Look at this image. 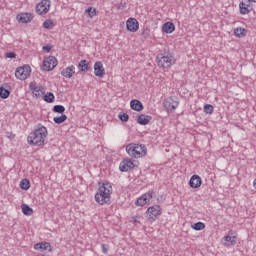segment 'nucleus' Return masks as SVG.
<instances>
[{"mask_svg":"<svg viewBox=\"0 0 256 256\" xmlns=\"http://www.w3.org/2000/svg\"><path fill=\"white\" fill-rule=\"evenodd\" d=\"M47 127L38 124L37 128L29 134L27 141L29 145H34L36 147H41L45 145V139H47Z\"/></svg>","mask_w":256,"mask_h":256,"instance_id":"1","label":"nucleus"},{"mask_svg":"<svg viewBox=\"0 0 256 256\" xmlns=\"http://www.w3.org/2000/svg\"><path fill=\"white\" fill-rule=\"evenodd\" d=\"M111 193H113V186H111V183L103 182L95 194L96 203H98V205H106L107 203H110Z\"/></svg>","mask_w":256,"mask_h":256,"instance_id":"2","label":"nucleus"},{"mask_svg":"<svg viewBox=\"0 0 256 256\" xmlns=\"http://www.w3.org/2000/svg\"><path fill=\"white\" fill-rule=\"evenodd\" d=\"M126 153L134 159H139L147 155V147L143 144L130 143L126 146Z\"/></svg>","mask_w":256,"mask_h":256,"instance_id":"3","label":"nucleus"},{"mask_svg":"<svg viewBox=\"0 0 256 256\" xmlns=\"http://www.w3.org/2000/svg\"><path fill=\"white\" fill-rule=\"evenodd\" d=\"M156 59L158 67H163L164 69H169L175 63V58L169 52L159 53Z\"/></svg>","mask_w":256,"mask_h":256,"instance_id":"4","label":"nucleus"},{"mask_svg":"<svg viewBox=\"0 0 256 256\" xmlns=\"http://www.w3.org/2000/svg\"><path fill=\"white\" fill-rule=\"evenodd\" d=\"M29 75H31V66L29 65L18 67L15 71V77L16 79H20V81H25Z\"/></svg>","mask_w":256,"mask_h":256,"instance_id":"5","label":"nucleus"},{"mask_svg":"<svg viewBox=\"0 0 256 256\" xmlns=\"http://www.w3.org/2000/svg\"><path fill=\"white\" fill-rule=\"evenodd\" d=\"M49 9H51L50 0H41V2L36 5V13L38 15H47Z\"/></svg>","mask_w":256,"mask_h":256,"instance_id":"6","label":"nucleus"},{"mask_svg":"<svg viewBox=\"0 0 256 256\" xmlns=\"http://www.w3.org/2000/svg\"><path fill=\"white\" fill-rule=\"evenodd\" d=\"M146 213L148 215V221H150V223H153V221H155V219H157L159 215H161V206H151L147 209Z\"/></svg>","mask_w":256,"mask_h":256,"instance_id":"7","label":"nucleus"},{"mask_svg":"<svg viewBox=\"0 0 256 256\" xmlns=\"http://www.w3.org/2000/svg\"><path fill=\"white\" fill-rule=\"evenodd\" d=\"M164 107L168 113H173L179 107V100L176 97H169L164 101Z\"/></svg>","mask_w":256,"mask_h":256,"instance_id":"8","label":"nucleus"},{"mask_svg":"<svg viewBox=\"0 0 256 256\" xmlns=\"http://www.w3.org/2000/svg\"><path fill=\"white\" fill-rule=\"evenodd\" d=\"M57 58L55 56H49L43 61L42 70L43 71H53L57 65Z\"/></svg>","mask_w":256,"mask_h":256,"instance_id":"9","label":"nucleus"},{"mask_svg":"<svg viewBox=\"0 0 256 256\" xmlns=\"http://www.w3.org/2000/svg\"><path fill=\"white\" fill-rule=\"evenodd\" d=\"M131 169H135V163L131 159H124L120 162L119 170L122 173H125L127 171H131Z\"/></svg>","mask_w":256,"mask_h":256,"instance_id":"10","label":"nucleus"},{"mask_svg":"<svg viewBox=\"0 0 256 256\" xmlns=\"http://www.w3.org/2000/svg\"><path fill=\"white\" fill-rule=\"evenodd\" d=\"M223 240L225 241L224 245L226 247H231V245H237V236L235 235V232H233V230H230L228 232V235L223 237Z\"/></svg>","mask_w":256,"mask_h":256,"instance_id":"11","label":"nucleus"},{"mask_svg":"<svg viewBox=\"0 0 256 256\" xmlns=\"http://www.w3.org/2000/svg\"><path fill=\"white\" fill-rule=\"evenodd\" d=\"M126 28L130 33H136L139 31V22L135 18H129L126 22Z\"/></svg>","mask_w":256,"mask_h":256,"instance_id":"12","label":"nucleus"},{"mask_svg":"<svg viewBox=\"0 0 256 256\" xmlns=\"http://www.w3.org/2000/svg\"><path fill=\"white\" fill-rule=\"evenodd\" d=\"M94 75L96 77H100V78L104 77L105 68H103V62H101V61L95 62V64H94Z\"/></svg>","mask_w":256,"mask_h":256,"instance_id":"13","label":"nucleus"},{"mask_svg":"<svg viewBox=\"0 0 256 256\" xmlns=\"http://www.w3.org/2000/svg\"><path fill=\"white\" fill-rule=\"evenodd\" d=\"M203 183V180L199 177V175H193L190 178L189 185L191 189H199Z\"/></svg>","mask_w":256,"mask_h":256,"instance_id":"14","label":"nucleus"},{"mask_svg":"<svg viewBox=\"0 0 256 256\" xmlns=\"http://www.w3.org/2000/svg\"><path fill=\"white\" fill-rule=\"evenodd\" d=\"M36 251H53L49 242H40L34 245Z\"/></svg>","mask_w":256,"mask_h":256,"instance_id":"15","label":"nucleus"},{"mask_svg":"<svg viewBox=\"0 0 256 256\" xmlns=\"http://www.w3.org/2000/svg\"><path fill=\"white\" fill-rule=\"evenodd\" d=\"M16 19L19 21V23H29L33 21V14L31 13L18 14Z\"/></svg>","mask_w":256,"mask_h":256,"instance_id":"16","label":"nucleus"},{"mask_svg":"<svg viewBox=\"0 0 256 256\" xmlns=\"http://www.w3.org/2000/svg\"><path fill=\"white\" fill-rule=\"evenodd\" d=\"M61 75L65 79H71L75 75V67L73 65L66 67L61 71Z\"/></svg>","mask_w":256,"mask_h":256,"instance_id":"17","label":"nucleus"},{"mask_svg":"<svg viewBox=\"0 0 256 256\" xmlns=\"http://www.w3.org/2000/svg\"><path fill=\"white\" fill-rule=\"evenodd\" d=\"M30 89L34 97L37 98L41 97V95H44L45 93V88H43V86H34L33 84H30Z\"/></svg>","mask_w":256,"mask_h":256,"instance_id":"18","label":"nucleus"},{"mask_svg":"<svg viewBox=\"0 0 256 256\" xmlns=\"http://www.w3.org/2000/svg\"><path fill=\"white\" fill-rule=\"evenodd\" d=\"M78 69L82 73H87V71H91V65L89 64V61L87 60H81L78 63Z\"/></svg>","mask_w":256,"mask_h":256,"instance_id":"19","label":"nucleus"},{"mask_svg":"<svg viewBox=\"0 0 256 256\" xmlns=\"http://www.w3.org/2000/svg\"><path fill=\"white\" fill-rule=\"evenodd\" d=\"M151 119H153V117L149 115L141 114L137 117V123L139 125H149V123L151 122Z\"/></svg>","mask_w":256,"mask_h":256,"instance_id":"20","label":"nucleus"},{"mask_svg":"<svg viewBox=\"0 0 256 256\" xmlns=\"http://www.w3.org/2000/svg\"><path fill=\"white\" fill-rule=\"evenodd\" d=\"M130 107L133 111H143L144 107H143V103H141V101L134 99L131 100L130 102Z\"/></svg>","mask_w":256,"mask_h":256,"instance_id":"21","label":"nucleus"},{"mask_svg":"<svg viewBox=\"0 0 256 256\" xmlns=\"http://www.w3.org/2000/svg\"><path fill=\"white\" fill-rule=\"evenodd\" d=\"M163 33L171 34L175 31V24L173 22H166L162 26Z\"/></svg>","mask_w":256,"mask_h":256,"instance_id":"22","label":"nucleus"},{"mask_svg":"<svg viewBox=\"0 0 256 256\" xmlns=\"http://www.w3.org/2000/svg\"><path fill=\"white\" fill-rule=\"evenodd\" d=\"M234 35L239 38L247 37V30L245 28L238 27L234 29Z\"/></svg>","mask_w":256,"mask_h":256,"instance_id":"23","label":"nucleus"},{"mask_svg":"<svg viewBox=\"0 0 256 256\" xmlns=\"http://www.w3.org/2000/svg\"><path fill=\"white\" fill-rule=\"evenodd\" d=\"M239 7L241 15H249V13H251V10H249V5L245 4V2H240Z\"/></svg>","mask_w":256,"mask_h":256,"instance_id":"24","label":"nucleus"},{"mask_svg":"<svg viewBox=\"0 0 256 256\" xmlns=\"http://www.w3.org/2000/svg\"><path fill=\"white\" fill-rule=\"evenodd\" d=\"M9 95H11V91L6 89L5 87H0V98L1 99H9Z\"/></svg>","mask_w":256,"mask_h":256,"instance_id":"25","label":"nucleus"},{"mask_svg":"<svg viewBox=\"0 0 256 256\" xmlns=\"http://www.w3.org/2000/svg\"><path fill=\"white\" fill-rule=\"evenodd\" d=\"M53 121L54 123H56V125H61L62 123H65L67 121V115L61 114V116L54 117Z\"/></svg>","mask_w":256,"mask_h":256,"instance_id":"26","label":"nucleus"},{"mask_svg":"<svg viewBox=\"0 0 256 256\" xmlns=\"http://www.w3.org/2000/svg\"><path fill=\"white\" fill-rule=\"evenodd\" d=\"M22 213L27 216L33 215V208H30L27 204H22Z\"/></svg>","mask_w":256,"mask_h":256,"instance_id":"27","label":"nucleus"},{"mask_svg":"<svg viewBox=\"0 0 256 256\" xmlns=\"http://www.w3.org/2000/svg\"><path fill=\"white\" fill-rule=\"evenodd\" d=\"M20 187L24 190V191H28V189H30L31 187V182H29L28 179H23L20 182Z\"/></svg>","mask_w":256,"mask_h":256,"instance_id":"28","label":"nucleus"},{"mask_svg":"<svg viewBox=\"0 0 256 256\" xmlns=\"http://www.w3.org/2000/svg\"><path fill=\"white\" fill-rule=\"evenodd\" d=\"M44 101L46 103H53L55 101V95L52 92H48L44 95Z\"/></svg>","mask_w":256,"mask_h":256,"instance_id":"29","label":"nucleus"},{"mask_svg":"<svg viewBox=\"0 0 256 256\" xmlns=\"http://www.w3.org/2000/svg\"><path fill=\"white\" fill-rule=\"evenodd\" d=\"M54 113H59L60 115H63L65 113V106L63 105H55L52 109Z\"/></svg>","mask_w":256,"mask_h":256,"instance_id":"30","label":"nucleus"},{"mask_svg":"<svg viewBox=\"0 0 256 256\" xmlns=\"http://www.w3.org/2000/svg\"><path fill=\"white\" fill-rule=\"evenodd\" d=\"M192 229H194V231H203V229H205V223L196 222L192 225Z\"/></svg>","mask_w":256,"mask_h":256,"instance_id":"31","label":"nucleus"},{"mask_svg":"<svg viewBox=\"0 0 256 256\" xmlns=\"http://www.w3.org/2000/svg\"><path fill=\"white\" fill-rule=\"evenodd\" d=\"M85 14L90 16V18L95 17V15H97V9L93 8V7H88L85 10Z\"/></svg>","mask_w":256,"mask_h":256,"instance_id":"32","label":"nucleus"},{"mask_svg":"<svg viewBox=\"0 0 256 256\" xmlns=\"http://www.w3.org/2000/svg\"><path fill=\"white\" fill-rule=\"evenodd\" d=\"M118 119H120V121H122V123H127V121H129V114L120 112L118 114Z\"/></svg>","mask_w":256,"mask_h":256,"instance_id":"33","label":"nucleus"},{"mask_svg":"<svg viewBox=\"0 0 256 256\" xmlns=\"http://www.w3.org/2000/svg\"><path fill=\"white\" fill-rule=\"evenodd\" d=\"M151 35V30L149 28H143L141 32V37L143 39H149V36Z\"/></svg>","mask_w":256,"mask_h":256,"instance_id":"34","label":"nucleus"},{"mask_svg":"<svg viewBox=\"0 0 256 256\" xmlns=\"http://www.w3.org/2000/svg\"><path fill=\"white\" fill-rule=\"evenodd\" d=\"M213 110H214L213 105L211 104L204 105V113L211 115L213 113Z\"/></svg>","mask_w":256,"mask_h":256,"instance_id":"35","label":"nucleus"},{"mask_svg":"<svg viewBox=\"0 0 256 256\" xmlns=\"http://www.w3.org/2000/svg\"><path fill=\"white\" fill-rule=\"evenodd\" d=\"M155 192L153 191H149L145 194L142 195V197L144 198V200L147 202V201H151V199H153V195H154Z\"/></svg>","mask_w":256,"mask_h":256,"instance_id":"36","label":"nucleus"},{"mask_svg":"<svg viewBox=\"0 0 256 256\" xmlns=\"http://www.w3.org/2000/svg\"><path fill=\"white\" fill-rule=\"evenodd\" d=\"M136 207H143V205H147V202L144 200V198L141 196L139 197L135 202Z\"/></svg>","mask_w":256,"mask_h":256,"instance_id":"37","label":"nucleus"},{"mask_svg":"<svg viewBox=\"0 0 256 256\" xmlns=\"http://www.w3.org/2000/svg\"><path fill=\"white\" fill-rule=\"evenodd\" d=\"M51 25H53V20H51V19L46 20V21L43 23L44 29H51Z\"/></svg>","mask_w":256,"mask_h":256,"instance_id":"38","label":"nucleus"},{"mask_svg":"<svg viewBox=\"0 0 256 256\" xmlns=\"http://www.w3.org/2000/svg\"><path fill=\"white\" fill-rule=\"evenodd\" d=\"M5 57H6L7 59H15V58L17 57V54H16L15 52H7V53L5 54Z\"/></svg>","mask_w":256,"mask_h":256,"instance_id":"39","label":"nucleus"},{"mask_svg":"<svg viewBox=\"0 0 256 256\" xmlns=\"http://www.w3.org/2000/svg\"><path fill=\"white\" fill-rule=\"evenodd\" d=\"M102 253H104V255H107V253H109V245L102 244Z\"/></svg>","mask_w":256,"mask_h":256,"instance_id":"40","label":"nucleus"},{"mask_svg":"<svg viewBox=\"0 0 256 256\" xmlns=\"http://www.w3.org/2000/svg\"><path fill=\"white\" fill-rule=\"evenodd\" d=\"M43 51H46V53H49L51 51V49H53V46L51 45H46V46H43Z\"/></svg>","mask_w":256,"mask_h":256,"instance_id":"41","label":"nucleus"},{"mask_svg":"<svg viewBox=\"0 0 256 256\" xmlns=\"http://www.w3.org/2000/svg\"><path fill=\"white\" fill-rule=\"evenodd\" d=\"M117 9H125V6H124L123 4H119V5L117 6Z\"/></svg>","mask_w":256,"mask_h":256,"instance_id":"42","label":"nucleus"},{"mask_svg":"<svg viewBox=\"0 0 256 256\" xmlns=\"http://www.w3.org/2000/svg\"><path fill=\"white\" fill-rule=\"evenodd\" d=\"M253 185H254V188L256 189V178L254 179Z\"/></svg>","mask_w":256,"mask_h":256,"instance_id":"43","label":"nucleus"},{"mask_svg":"<svg viewBox=\"0 0 256 256\" xmlns=\"http://www.w3.org/2000/svg\"><path fill=\"white\" fill-rule=\"evenodd\" d=\"M133 221H134V223H139V221H137V219H135V217H133Z\"/></svg>","mask_w":256,"mask_h":256,"instance_id":"44","label":"nucleus"},{"mask_svg":"<svg viewBox=\"0 0 256 256\" xmlns=\"http://www.w3.org/2000/svg\"><path fill=\"white\" fill-rule=\"evenodd\" d=\"M250 3H256V0H248Z\"/></svg>","mask_w":256,"mask_h":256,"instance_id":"45","label":"nucleus"}]
</instances>
